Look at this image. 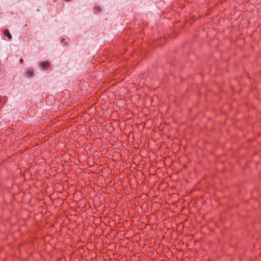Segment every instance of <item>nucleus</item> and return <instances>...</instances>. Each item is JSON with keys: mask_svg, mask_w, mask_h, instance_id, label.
Here are the masks:
<instances>
[{"mask_svg": "<svg viewBox=\"0 0 261 261\" xmlns=\"http://www.w3.org/2000/svg\"><path fill=\"white\" fill-rule=\"evenodd\" d=\"M40 66L43 68H46L48 66L49 63L46 62H42L40 63Z\"/></svg>", "mask_w": 261, "mask_h": 261, "instance_id": "f257e3e1", "label": "nucleus"}, {"mask_svg": "<svg viewBox=\"0 0 261 261\" xmlns=\"http://www.w3.org/2000/svg\"><path fill=\"white\" fill-rule=\"evenodd\" d=\"M4 34L5 36H7L9 38V39H11L12 36L8 30H5L4 32Z\"/></svg>", "mask_w": 261, "mask_h": 261, "instance_id": "f03ea898", "label": "nucleus"}, {"mask_svg": "<svg viewBox=\"0 0 261 261\" xmlns=\"http://www.w3.org/2000/svg\"><path fill=\"white\" fill-rule=\"evenodd\" d=\"M33 72L32 71H28V74L29 75H32L33 74Z\"/></svg>", "mask_w": 261, "mask_h": 261, "instance_id": "7ed1b4c3", "label": "nucleus"}, {"mask_svg": "<svg viewBox=\"0 0 261 261\" xmlns=\"http://www.w3.org/2000/svg\"><path fill=\"white\" fill-rule=\"evenodd\" d=\"M23 59H20V62L21 63H22V62H23Z\"/></svg>", "mask_w": 261, "mask_h": 261, "instance_id": "20e7f679", "label": "nucleus"}]
</instances>
